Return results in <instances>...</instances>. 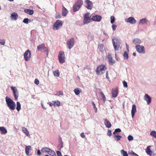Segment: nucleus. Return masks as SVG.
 <instances>
[{"label":"nucleus","instance_id":"1","mask_svg":"<svg viewBox=\"0 0 156 156\" xmlns=\"http://www.w3.org/2000/svg\"><path fill=\"white\" fill-rule=\"evenodd\" d=\"M5 101L7 106L9 109L12 110H14L15 109L16 104L13 100L9 97H5Z\"/></svg>","mask_w":156,"mask_h":156},{"label":"nucleus","instance_id":"2","mask_svg":"<svg viewBox=\"0 0 156 156\" xmlns=\"http://www.w3.org/2000/svg\"><path fill=\"white\" fill-rule=\"evenodd\" d=\"M112 42L115 50V51L118 50L120 47V40L118 38L114 37L112 39Z\"/></svg>","mask_w":156,"mask_h":156},{"label":"nucleus","instance_id":"3","mask_svg":"<svg viewBox=\"0 0 156 156\" xmlns=\"http://www.w3.org/2000/svg\"><path fill=\"white\" fill-rule=\"evenodd\" d=\"M106 68L104 65H101L98 66L96 70V73L98 75H101L105 72Z\"/></svg>","mask_w":156,"mask_h":156},{"label":"nucleus","instance_id":"4","mask_svg":"<svg viewBox=\"0 0 156 156\" xmlns=\"http://www.w3.org/2000/svg\"><path fill=\"white\" fill-rule=\"evenodd\" d=\"M62 21L61 20H57L53 25V29L54 30H59L62 26Z\"/></svg>","mask_w":156,"mask_h":156},{"label":"nucleus","instance_id":"5","mask_svg":"<svg viewBox=\"0 0 156 156\" xmlns=\"http://www.w3.org/2000/svg\"><path fill=\"white\" fill-rule=\"evenodd\" d=\"M31 56V51L29 49L27 50L25 52L23 55L24 59L27 61H30Z\"/></svg>","mask_w":156,"mask_h":156},{"label":"nucleus","instance_id":"6","mask_svg":"<svg viewBox=\"0 0 156 156\" xmlns=\"http://www.w3.org/2000/svg\"><path fill=\"white\" fill-rule=\"evenodd\" d=\"M59 62L62 64L65 62V54L63 52L60 51L58 55Z\"/></svg>","mask_w":156,"mask_h":156},{"label":"nucleus","instance_id":"7","mask_svg":"<svg viewBox=\"0 0 156 156\" xmlns=\"http://www.w3.org/2000/svg\"><path fill=\"white\" fill-rule=\"evenodd\" d=\"M74 44V39L72 38L69 39L67 41V44L69 49H71L73 46Z\"/></svg>","mask_w":156,"mask_h":156},{"label":"nucleus","instance_id":"8","mask_svg":"<svg viewBox=\"0 0 156 156\" xmlns=\"http://www.w3.org/2000/svg\"><path fill=\"white\" fill-rule=\"evenodd\" d=\"M135 48L136 51L140 53H145V48L144 46L142 45H136Z\"/></svg>","mask_w":156,"mask_h":156},{"label":"nucleus","instance_id":"9","mask_svg":"<svg viewBox=\"0 0 156 156\" xmlns=\"http://www.w3.org/2000/svg\"><path fill=\"white\" fill-rule=\"evenodd\" d=\"M11 88L12 91L15 98L17 100L19 97V91L16 87L12 86Z\"/></svg>","mask_w":156,"mask_h":156},{"label":"nucleus","instance_id":"10","mask_svg":"<svg viewBox=\"0 0 156 156\" xmlns=\"http://www.w3.org/2000/svg\"><path fill=\"white\" fill-rule=\"evenodd\" d=\"M125 20L126 22L132 24H135L136 22V21L134 18L132 17H130L127 19H126Z\"/></svg>","mask_w":156,"mask_h":156},{"label":"nucleus","instance_id":"11","mask_svg":"<svg viewBox=\"0 0 156 156\" xmlns=\"http://www.w3.org/2000/svg\"><path fill=\"white\" fill-rule=\"evenodd\" d=\"M85 3L87 5L86 7L88 9H91L93 7V3L89 0H85Z\"/></svg>","mask_w":156,"mask_h":156},{"label":"nucleus","instance_id":"12","mask_svg":"<svg viewBox=\"0 0 156 156\" xmlns=\"http://www.w3.org/2000/svg\"><path fill=\"white\" fill-rule=\"evenodd\" d=\"M102 19V17L101 16L96 15L95 16H93L91 18V20L95 22H100Z\"/></svg>","mask_w":156,"mask_h":156},{"label":"nucleus","instance_id":"13","mask_svg":"<svg viewBox=\"0 0 156 156\" xmlns=\"http://www.w3.org/2000/svg\"><path fill=\"white\" fill-rule=\"evenodd\" d=\"M144 99L146 101L148 105H149L151 102V98L147 94H145L144 96Z\"/></svg>","mask_w":156,"mask_h":156},{"label":"nucleus","instance_id":"14","mask_svg":"<svg viewBox=\"0 0 156 156\" xmlns=\"http://www.w3.org/2000/svg\"><path fill=\"white\" fill-rule=\"evenodd\" d=\"M104 123L106 127L108 128L111 127L112 124L107 119H104Z\"/></svg>","mask_w":156,"mask_h":156},{"label":"nucleus","instance_id":"15","mask_svg":"<svg viewBox=\"0 0 156 156\" xmlns=\"http://www.w3.org/2000/svg\"><path fill=\"white\" fill-rule=\"evenodd\" d=\"M133 43L136 45H139L142 42L140 39L138 38H136L133 39Z\"/></svg>","mask_w":156,"mask_h":156},{"label":"nucleus","instance_id":"16","mask_svg":"<svg viewBox=\"0 0 156 156\" xmlns=\"http://www.w3.org/2000/svg\"><path fill=\"white\" fill-rule=\"evenodd\" d=\"M136 111V105H133L132 106V109L131 110L132 117L133 118L134 117Z\"/></svg>","mask_w":156,"mask_h":156},{"label":"nucleus","instance_id":"17","mask_svg":"<svg viewBox=\"0 0 156 156\" xmlns=\"http://www.w3.org/2000/svg\"><path fill=\"white\" fill-rule=\"evenodd\" d=\"M32 147L31 146H26L25 149V153L26 154L29 156V151L32 150Z\"/></svg>","mask_w":156,"mask_h":156},{"label":"nucleus","instance_id":"18","mask_svg":"<svg viewBox=\"0 0 156 156\" xmlns=\"http://www.w3.org/2000/svg\"><path fill=\"white\" fill-rule=\"evenodd\" d=\"M112 94L113 97H116L118 94L117 89H113L112 91Z\"/></svg>","mask_w":156,"mask_h":156},{"label":"nucleus","instance_id":"19","mask_svg":"<svg viewBox=\"0 0 156 156\" xmlns=\"http://www.w3.org/2000/svg\"><path fill=\"white\" fill-rule=\"evenodd\" d=\"M148 20L146 18H143L140 20L139 23L140 25H144L147 24Z\"/></svg>","mask_w":156,"mask_h":156},{"label":"nucleus","instance_id":"20","mask_svg":"<svg viewBox=\"0 0 156 156\" xmlns=\"http://www.w3.org/2000/svg\"><path fill=\"white\" fill-rule=\"evenodd\" d=\"M18 15L16 12H13L11 14V19L13 20H16L18 17Z\"/></svg>","mask_w":156,"mask_h":156},{"label":"nucleus","instance_id":"21","mask_svg":"<svg viewBox=\"0 0 156 156\" xmlns=\"http://www.w3.org/2000/svg\"><path fill=\"white\" fill-rule=\"evenodd\" d=\"M74 4L81 8L83 4V1L82 0H77L75 2Z\"/></svg>","mask_w":156,"mask_h":156},{"label":"nucleus","instance_id":"22","mask_svg":"<svg viewBox=\"0 0 156 156\" xmlns=\"http://www.w3.org/2000/svg\"><path fill=\"white\" fill-rule=\"evenodd\" d=\"M0 131L2 134H5L7 133V130L4 127H0Z\"/></svg>","mask_w":156,"mask_h":156},{"label":"nucleus","instance_id":"23","mask_svg":"<svg viewBox=\"0 0 156 156\" xmlns=\"http://www.w3.org/2000/svg\"><path fill=\"white\" fill-rule=\"evenodd\" d=\"M22 131L27 135V136H30L29 132L26 128L24 127H22Z\"/></svg>","mask_w":156,"mask_h":156},{"label":"nucleus","instance_id":"24","mask_svg":"<svg viewBox=\"0 0 156 156\" xmlns=\"http://www.w3.org/2000/svg\"><path fill=\"white\" fill-rule=\"evenodd\" d=\"M150 146L147 147L146 150V152L148 155L151 156L152 154V152L150 150Z\"/></svg>","mask_w":156,"mask_h":156},{"label":"nucleus","instance_id":"25","mask_svg":"<svg viewBox=\"0 0 156 156\" xmlns=\"http://www.w3.org/2000/svg\"><path fill=\"white\" fill-rule=\"evenodd\" d=\"M24 12L30 15H32L34 13V10L33 9H26L24 10Z\"/></svg>","mask_w":156,"mask_h":156},{"label":"nucleus","instance_id":"26","mask_svg":"<svg viewBox=\"0 0 156 156\" xmlns=\"http://www.w3.org/2000/svg\"><path fill=\"white\" fill-rule=\"evenodd\" d=\"M108 58L109 62L112 64L114 63L115 61L112 59V56L110 54H109L108 56Z\"/></svg>","mask_w":156,"mask_h":156},{"label":"nucleus","instance_id":"27","mask_svg":"<svg viewBox=\"0 0 156 156\" xmlns=\"http://www.w3.org/2000/svg\"><path fill=\"white\" fill-rule=\"evenodd\" d=\"M68 12V11L64 7H63L62 10V14L64 16H66Z\"/></svg>","mask_w":156,"mask_h":156},{"label":"nucleus","instance_id":"28","mask_svg":"<svg viewBox=\"0 0 156 156\" xmlns=\"http://www.w3.org/2000/svg\"><path fill=\"white\" fill-rule=\"evenodd\" d=\"M48 154L49 155H51L52 156H56V154H55V152L54 151L51 150L50 149H49V150Z\"/></svg>","mask_w":156,"mask_h":156},{"label":"nucleus","instance_id":"29","mask_svg":"<svg viewBox=\"0 0 156 156\" xmlns=\"http://www.w3.org/2000/svg\"><path fill=\"white\" fill-rule=\"evenodd\" d=\"M37 48L39 51H43V50L44 48H45V47L44 44H43L38 46L37 47Z\"/></svg>","mask_w":156,"mask_h":156},{"label":"nucleus","instance_id":"30","mask_svg":"<svg viewBox=\"0 0 156 156\" xmlns=\"http://www.w3.org/2000/svg\"><path fill=\"white\" fill-rule=\"evenodd\" d=\"M80 8L79 6H77L76 5L74 4L73 6V10L74 12H76L79 10Z\"/></svg>","mask_w":156,"mask_h":156},{"label":"nucleus","instance_id":"31","mask_svg":"<svg viewBox=\"0 0 156 156\" xmlns=\"http://www.w3.org/2000/svg\"><path fill=\"white\" fill-rule=\"evenodd\" d=\"M59 139V144L58 145V147L60 148V149H59V150H60L61 148H62L63 147V142L61 137H60Z\"/></svg>","mask_w":156,"mask_h":156},{"label":"nucleus","instance_id":"32","mask_svg":"<svg viewBox=\"0 0 156 156\" xmlns=\"http://www.w3.org/2000/svg\"><path fill=\"white\" fill-rule=\"evenodd\" d=\"M81 90L78 88H76L74 89V92L75 94L76 95H78L80 92Z\"/></svg>","mask_w":156,"mask_h":156},{"label":"nucleus","instance_id":"33","mask_svg":"<svg viewBox=\"0 0 156 156\" xmlns=\"http://www.w3.org/2000/svg\"><path fill=\"white\" fill-rule=\"evenodd\" d=\"M98 48L99 50L101 52H103L105 49L103 44H100L98 46Z\"/></svg>","mask_w":156,"mask_h":156},{"label":"nucleus","instance_id":"34","mask_svg":"<svg viewBox=\"0 0 156 156\" xmlns=\"http://www.w3.org/2000/svg\"><path fill=\"white\" fill-rule=\"evenodd\" d=\"M50 148L47 147H44L42 149L41 151L42 152H46L48 153Z\"/></svg>","mask_w":156,"mask_h":156},{"label":"nucleus","instance_id":"35","mask_svg":"<svg viewBox=\"0 0 156 156\" xmlns=\"http://www.w3.org/2000/svg\"><path fill=\"white\" fill-rule=\"evenodd\" d=\"M53 74L56 77H58L59 76L60 73L58 69L56 70L53 72Z\"/></svg>","mask_w":156,"mask_h":156},{"label":"nucleus","instance_id":"36","mask_svg":"<svg viewBox=\"0 0 156 156\" xmlns=\"http://www.w3.org/2000/svg\"><path fill=\"white\" fill-rule=\"evenodd\" d=\"M16 105V109L18 111H19L21 109V105L19 102H17Z\"/></svg>","mask_w":156,"mask_h":156},{"label":"nucleus","instance_id":"37","mask_svg":"<svg viewBox=\"0 0 156 156\" xmlns=\"http://www.w3.org/2000/svg\"><path fill=\"white\" fill-rule=\"evenodd\" d=\"M100 93L101 96V97H102L104 102H105L106 100V98L105 97V96L104 94L103 93L102 91L100 92Z\"/></svg>","mask_w":156,"mask_h":156},{"label":"nucleus","instance_id":"38","mask_svg":"<svg viewBox=\"0 0 156 156\" xmlns=\"http://www.w3.org/2000/svg\"><path fill=\"white\" fill-rule=\"evenodd\" d=\"M150 135L153 136L154 138H156V131H152L150 133Z\"/></svg>","mask_w":156,"mask_h":156},{"label":"nucleus","instance_id":"39","mask_svg":"<svg viewBox=\"0 0 156 156\" xmlns=\"http://www.w3.org/2000/svg\"><path fill=\"white\" fill-rule=\"evenodd\" d=\"M121 152L123 156H128V154L126 151H125L124 150H122L121 151Z\"/></svg>","mask_w":156,"mask_h":156},{"label":"nucleus","instance_id":"40","mask_svg":"<svg viewBox=\"0 0 156 156\" xmlns=\"http://www.w3.org/2000/svg\"><path fill=\"white\" fill-rule=\"evenodd\" d=\"M115 137H117V138L116 140V141H118L120 140V139L122 138L121 136L120 135H115L114 136V137L115 138Z\"/></svg>","mask_w":156,"mask_h":156},{"label":"nucleus","instance_id":"41","mask_svg":"<svg viewBox=\"0 0 156 156\" xmlns=\"http://www.w3.org/2000/svg\"><path fill=\"white\" fill-rule=\"evenodd\" d=\"M90 19H86L84 18L83 23L84 24H87L90 22Z\"/></svg>","mask_w":156,"mask_h":156},{"label":"nucleus","instance_id":"42","mask_svg":"<svg viewBox=\"0 0 156 156\" xmlns=\"http://www.w3.org/2000/svg\"><path fill=\"white\" fill-rule=\"evenodd\" d=\"M56 95L60 96V95H63V93L62 92L60 91L57 92L56 94H55Z\"/></svg>","mask_w":156,"mask_h":156},{"label":"nucleus","instance_id":"43","mask_svg":"<svg viewBox=\"0 0 156 156\" xmlns=\"http://www.w3.org/2000/svg\"><path fill=\"white\" fill-rule=\"evenodd\" d=\"M111 19V23H113L115 21V18L114 16H112L110 17Z\"/></svg>","mask_w":156,"mask_h":156},{"label":"nucleus","instance_id":"44","mask_svg":"<svg viewBox=\"0 0 156 156\" xmlns=\"http://www.w3.org/2000/svg\"><path fill=\"white\" fill-rule=\"evenodd\" d=\"M123 56L126 59H128V55L126 51H125L124 52Z\"/></svg>","mask_w":156,"mask_h":156},{"label":"nucleus","instance_id":"45","mask_svg":"<svg viewBox=\"0 0 156 156\" xmlns=\"http://www.w3.org/2000/svg\"><path fill=\"white\" fill-rule=\"evenodd\" d=\"M29 19L28 18H25L23 21V22L26 24H28L29 23Z\"/></svg>","mask_w":156,"mask_h":156},{"label":"nucleus","instance_id":"46","mask_svg":"<svg viewBox=\"0 0 156 156\" xmlns=\"http://www.w3.org/2000/svg\"><path fill=\"white\" fill-rule=\"evenodd\" d=\"M5 39H0V43L2 45H4L5 44Z\"/></svg>","mask_w":156,"mask_h":156},{"label":"nucleus","instance_id":"47","mask_svg":"<svg viewBox=\"0 0 156 156\" xmlns=\"http://www.w3.org/2000/svg\"><path fill=\"white\" fill-rule=\"evenodd\" d=\"M42 51L45 52L46 54L47 55H48V49L46 47H45V48H44Z\"/></svg>","mask_w":156,"mask_h":156},{"label":"nucleus","instance_id":"48","mask_svg":"<svg viewBox=\"0 0 156 156\" xmlns=\"http://www.w3.org/2000/svg\"><path fill=\"white\" fill-rule=\"evenodd\" d=\"M92 105L93 106L94 108V110L95 112L96 113L97 112V109L96 107L95 104L94 102H92Z\"/></svg>","mask_w":156,"mask_h":156},{"label":"nucleus","instance_id":"49","mask_svg":"<svg viewBox=\"0 0 156 156\" xmlns=\"http://www.w3.org/2000/svg\"><path fill=\"white\" fill-rule=\"evenodd\" d=\"M129 154H131L132 155L136 156H139L136 154L133 151H132L130 152L129 153Z\"/></svg>","mask_w":156,"mask_h":156},{"label":"nucleus","instance_id":"50","mask_svg":"<svg viewBox=\"0 0 156 156\" xmlns=\"http://www.w3.org/2000/svg\"><path fill=\"white\" fill-rule=\"evenodd\" d=\"M128 139L129 141H131L133 140V138L132 136L130 135L128 136Z\"/></svg>","mask_w":156,"mask_h":156},{"label":"nucleus","instance_id":"51","mask_svg":"<svg viewBox=\"0 0 156 156\" xmlns=\"http://www.w3.org/2000/svg\"><path fill=\"white\" fill-rule=\"evenodd\" d=\"M89 13H86L84 15V18H86V19H90V18H89Z\"/></svg>","mask_w":156,"mask_h":156},{"label":"nucleus","instance_id":"52","mask_svg":"<svg viewBox=\"0 0 156 156\" xmlns=\"http://www.w3.org/2000/svg\"><path fill=\"white\" fill-rule=\"evenodd\" d=\"M56 103V101H53L52 102H51L49 103V105L50 106H55V104Z\"/></svg>","mask_w":156,"mask_h":156},{"label":"nucleus","instance_id":"53","mask_svg":"<svg viewBox=\"0 0 156 156\" xmlns=\"http://www.w3.org/2000/svg\"><path fill=\"white\" fill-rule=\"evenodd\" d=\"M107 134L109 136H110L112 135L111 130L110 129H108Z\"/></svg>","mask_w":156,"mask_h":156},{"label":"nucleus","instance_id":"54","mask_svg":"<svg viewBox=\"0 0 156 156\" xmlns=\"http://www.w3.org/2000/svg\"><path fill=\"white\" fill-rule=\"evenodd\" d=\"M123 84L124 87H128L127 83L126 81H123Z\"/></svg>","mask_w":156,"mask_h":156},{"label":"nucleus","instance_id":"55","mask_svg":"<svg viewBox=\"0 0 156 156\" xmlns=\"http://www.w3.org/2000/svg\"><path fill=\"white\" fill-rule=\"evenodd\" d=\"M56 101V103L55 104V106H59L60 105V101Z\"/></svg>","mask_w":156,"mask_h":156},{"label":"nucleus","instance_id":"56","mask_svg":"<svg viewBox=\"0 0 156 156\" xmlns=\"http://www.w3.org/2000/svg\"><path fill=\"white\" fill-rule=\"evenodd\" d=\"M117 27V26L115 25H113L112 26V28L113 30H115Z\"/></svg>","mask_w":156,"mask_h":156},{"label":"nucleus","instance_id":"57","mask_svg":"<svg viewBox=\"0 0 156 156\" xmlns=\"http://www.w3.org/2000/svg\"><path fill=\"white\" fill-rule=\"evenodd\" d=\"M61 17V15L59 13H57L56 14L55 18L56 19L60 18Z\"/></svg>","mask_w":156,"mask_h":156},{"label":"nucleus","instance_id":"58","mask_svg":"<svg viewBox=\"0 0 156 156\" xmlns=\"http://www.w3.org/2000/svg\"><path fill=\"white\" fill-rule=\"evenodd\" d=\"M57 156H62L61 153L60 151H57L56 152Z\"/></svg>","mask_w":156,"mask_h":156},{"label":"nucleus","instance_id":"59","mask_svg":"<svg viewBox=\"0 0 156 156\" xmlns=\"http://www.w3.org/2000/svg\"><path fill=\"white\" fill-rule=\"evenodd\" d=\"M34 83L37 85H38L39 84V82L38 80L37 79H36L34 80Z\"/></svg>","mask_w":156,"mask_h":156},{"label":"nucleus","instance_id":"60","mask_svg":"<svg viewBox=\"0 0 156 156\" xmlns=\"http://www.w3.org/2000/svg\"><path fill=\"white\" fill-rule=\"evenodd\" d=\"M88 37L90 38L91 39L93 40L94 38V36L93 35L90 34L89 35Z\"/></svg>","mask_w":156,"mask_h":156},{"label":"nucleus","instance_id":"61","mask_svg":"<svg viewBox=\"0 0 156 156\" xmlns=\"http://www.w3.org/2000/svg\"><path fill=\"white\" fill-rule=\"evenodd\" d=\"M115 131L117 133V132H120L121 131V130L119 128L116 129H115Z\"/></svg>","mask_w":156,"mask_h":156},{"label":"nucleus","instance_id":"62","mask_svg":"<svg viewBox=\"0 0 156 156\" xmlns=\"http://www.w3.org/2000/svg\"><path fill=\"white\" fill-rule=\"evenodd\" d=\"M80 136L82 138H84L85 137V135L83 133H82L80 134Z\"/></svg>","mask_w":156,"mask_h":156},{"label":"nucleus","instance_id":"63","mask_svg":"<svg viewBox=\"0 0 156 156\" xmlns=\"http://www.w3.org/2000/svg\"><path fill=\"white\" fill-rule=\"evenodd\" d=\"M37 154L38 155H41V152L39 150H38L37 151Z\"/></svg>","mask_w":156,"mask_h":156},{"label":"nucleus","instance_id":"64","mask_svg":"<svg viewBox=\"0 0 156 156\" xmlns=\"http://www.w3.org/2000/svg\"><path fill=\"white\" fill-rule=\"evenodd\" d=\"M108 71H106V78H107V79H108Z\"/></svg>","mask_w":156,"mask_h":156}]
</instances>
